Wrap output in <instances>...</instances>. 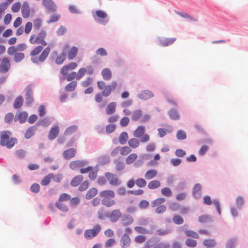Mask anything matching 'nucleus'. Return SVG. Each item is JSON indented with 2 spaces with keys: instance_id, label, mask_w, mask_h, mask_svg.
Here are the masks:
<instances>
[{
  "instance_id": "obj_1",
  "label": "nucleus",
  "mask_w": 248,
  "mask_h": 248,
  "mask_svg": "<svg viewBox=\"0 0 248 248\" xmlns=\"http://www.w3.org/2000/svg\"><path fill=\"white\" fill-rule=\"evenodd\" d=\"M51 50L48 46L44 49L42 46H37L34 47L30 53L31 61L34 63L43 62L47 59Z\"/></svg>"
},
{
  "instance_id": "obj_2",
  "label": "nucleus",
  "mask_w": 248,
  "mask_h": 248,
  "mask_svg": "<svg viewBox=\"0 0 248 248\" xmlns=\"http://www.w3.org/2000/svg\"><path fill=\"white\" fill-rule=\"evenodd\" d=\"M97 87L100 90H102V93H97L95 94L94 99L96 102L100 103L103 100V96H108L111 93L113 90H115L118 85L117 81H113L111 84L106 85V83L103 81H98L97 82Z\"/></svg>"
},
{
  "instance_id": "obj_3",
  "label": "nucleus",
  "mask_w": 248,
  "mask_h": 248,
  "mask_svg": "<svg viewBox=\"0 0 248 248\" xmlns=\"http://www.w3.org/2000/svg\"><path fill=\"white\" fill-rule=\"evenodd\" d=\"M11 135V132L9 131H2L0 132V144L1 146L11 149L17 143V139L10 137Z\"/></svg>"
},
{
  "instance_id": "obj_4",
  "label": "nucleus",
  "mask_w": 248,
  "mask_h": 248,
  "mask_svg": "<svg viewBox=\"0 0 248 248\" xmlns=\"http://www.w3.org/2000/svg\"><path fill=\"white\" fill-rule=\"evenodd\" d=\"M46 36V32L44 30H42L36 36L34 34L31 35L29 42L31 44H41L42 46H46L47 45L46 42L45 41V38Z\"/></svg>"
},
{
  "instance_id": "obj_5",
  "label": "nucleus",
  "mask_w": 248,
  "mask_h": 248,
  "mask_svg": "<svg viewBox=\"0 0 248 248\" xmlns=\"http://www.w3.org/2000/svg\"><path fill=\"white\" fill-rule=\"evenodd\" d=\"M101 230V226L97 224L92 229L86 230L84 234V238L87 240H90L96 237Z\"/></svg>"
},
{
  "instance_id": "obj_6",
  "label": "nucleus",
  "mask_w": 248,
  "mask_h": 248,
  "mask_svg": "<svg viewBox=\"0 0 248 248\" xmlns=\"http://www.w3.org/2000/svg\"><path fill=\"white\" fill-rule=\"evenodd\" d=\"M93 17L96 21L102 24H106L108 20L107 18L108 15L107 13L102 10H99L96 11L93 14Z\"/></svg>"
},
{
  "instance_id": "obj_7",
  "label": "nucleus",
  "mask_w": 248,
  "mask_h": 248,
  "mask_svg": "<svg viewBox=\"0 0 248 248\" xmlns=\"http://www.w3.org/2000/svg\"><path fill=\"white\" fill-rule=\"evenodd\" d=\"M11 67L10 60L7 58H3L0 64V72L2 73L7 72Z\"/></svg>"
},
{
  "instance_id": "obj_8",
  "label": "nucleus",
  "mask_w": 248,
  "mask_h": 248,
  "mask_svg": "<svg viewBox=\"0 0 248 248\" xmlns=\"http://www.w3.org/2000/svg\"><path fill=\"white\" fill-rule=\"evenodd\" d=\"M105 175L111 185L116 186L120 184L118 178L116 175L110 172H107L105 174Z\"/></svg>"
},
{
  "instance_id": "obj_9",
  "label": "nucleus",
  "mask_w": 248,
  "mask_h": 248,
  "mask_svg": "<svg viewBox=\"0 0 248 248\" xmlns=\"http://www.w3.org/2000/svg\"><path fill=\"white\" fill-rule=\"evenodd\" d=\"M131 244V239L127 233H124L120 239V245L122 248H127Z\"/></svg>"
},
{
  "instance_id": "obj_10",
  "label": "nucleus",
  "mask_w": 248,
  "mask_h": 248,
  "mask_svg": "<svg viewBox=\"0 0 248 248\" xmlns=\"http://www.w3.org/2000/svg\"><path fill=\"white\" fill-rule=\"evenodd\" d=\"M99 196L102 199L114 198L115 197V193L112 190L107 189L101 191L99 193Z\"/></svg>"
},
{
  "instance_id": "obj_11",
  "label": "nucleus",
  "mask_w": 248,
  "mask_h": 248,
  "mask_svg": "<svg viewBox=\"0 0 248 248\" xmlns=\"http://www.w3.org/2000/svg\"><path fill=\"white\" fill-rule=\"evenodd\" d=\"M43 4L48 10L54 12L56 10L57 7L52 0H42Z\"/></svg>"
},
{
  "instance_id": "obj_12",
  "label": "nucleus",
  "mask_w": 248,
  "mask_h": 248,
  "mask_svg": "<svg viewBox=\"0 0 248 248\" xmlns=\"http://www.w3.org/2000/svg\"><path fill=\"white\" fill-rule=\"evenodd\" d=\"M28 114L26 112L22 111L17 113L15 117V121H18L20 123H24L28 119Z\"/></svg>"
},
{
  "instance_id": "obj_13",
  "label": "nucleus",
  "mask_w": 248,
  "mask_h": 248,
  "mask_svg": "<svg viewBox=\"0 0 248 248\" xmlns=\"http://www.w3.org/2000/svg\"><path fill=\"white\" fill-rule=\"evenodd\" d=\"M21 13L22 16L25 18H27L30 16V6L29 3L26 1L24 2L23 3L22 7L21 8Z\"/></svg>"
},
{
  "instance_id": "obj_14",
  "label": "nucleus",
  "mask_w": 248,
  "mask_h": 248,
  "mask_svg": "<svg viewBox=\"0 0 248 248\" xmlns=\"http://www.w3.org/2000/svg\"><path fill=\"white\" fill-rule=\"evenodd\" d=\"M59 133V127L57 125H55L51 128L48 134L49 140H53L55 139Z\"/></svg>"
},
{
  "instance_id": "obj_15",
  "label": "nucleus",
  "mask_w": 248,
  "mask_h": 248,
  "mask_svg": "<svg viewBox=\"0 0 248 248\" xmlns=\"http://www.w3.org/2000/svg\"><path fill=\"white\" fill-rule=\"evenodd\" d=\"M76 153V150L74 148L68 149L63 152V157L66 159H70L75 156Z\"/></svg>"
},
{
  "instance_id": "obj_16",
  "label": "nucleus",
  "mask_w": 248,
  "mask_h": 248,
  "mask_svg": "<svg viewBox=\"0 0 248 248\" xmlns=\"http://www.w3.org/2000/svg\"><path fill=\"white\" fill-rule=\"evenodd\" d=\"M117 104L115 102H112L109 103L106 108V113L107 115H111L116 111Z\"/></svg>"
},
{
  "instance_id": "obj_17",
  "label": "nucleus",
  "mask_w": 248,
  "mask_h": 248,
  "mask_svg": "<svg viewBox=\"0 0 248 248\" xmlns=\"http://www.w3.org/2000/svg\"><path fill=\"white\" fill-rule=\"evenodd\" d=\"M138 97L143 100H147L153 97L154 94L149 90H145L138 95Z\"/></svg>"
},
{
  "instance_id": "obj_18",
  "label": "nucleus",
  "mask_w": 248,
  "mask_h": 248,
  "mask_svg": "<svg viewBox=\"0 0 248 248\" xmlns=\"http://www.w3.org/2000/svg\"><path fill=\"white\" fill-rule=\"evenodd\" d=\"M101 75L104 80H109L112 77L111 71L108 68H105L102 70Z\"/></svg>"
},
{
  "instance_id": "obj_19",
  "label": "nucleus",
  "mask_w": 248,
  "mask_h": 248,
  "mask_svg": "<svg viewBox=\"0 0 248 248\" xmlns=\"http://www.w3.org/2000/svg\"><path fill=\"white\" fill-rule=\"evenodd\" d=\"M237 241L238 239L236 237L230 238L226 242V248H235L237 245Z\"/></svg>"
},
{
  "instance_id": "obj_20",
  "label": "nucleus",
  "mask_w": 248,
  "mask_h": 248,
  "mask_svg": "<svg viewBox=\"0 0 248 248\" xmlns=\"http://www.w3.org/2000/svg\"><path fill=\"white\" fill-rule=\"evenodd\" d=\"M85 162L83 161L80 160H75L71 162L69 166L70 168L72 170H76L79 168L84 166Z\"/></svg>"
},
{
  "instance_id": "obj_21",
  "label": "nucleus",
  "mask_w": 248,
  "mask_h": 248,
  "mask_svg": "<svg viewBox=\"0 0 248 248\" xmlns=\"http://www.w3.org/2000/svg\"><path fill=\"white\" fill-rule=\"evenodd\" d=\"M176 40V38H166L160 41V46H167L172 44Z\"/></svg>"
},
{
  "instance_id": "obj_22",
  "label": "nucleus",
  "mask_w": 248,
  "mask_h": 248,
  "mask_svg": "<svg viewBox=\"0 0 248 248\" xmlns=\"http://www.w3.org/2000/svg\"><path fill=\"white\" fill-rule=\"evenodd\" d=\"M78 52V48L76 46L72 47L67 52V57L70 60L74 59Z\"/></svg>"
},
{
  "instance_id": "obj_23",
  "label": "nucleus",
  "mask_w": 248,
  "mask_h": 248,
  "mask_svg": "<svg viewBox=\"0 0 248 248\" xmlns=\"http://www.w3.org/2000/svg\"><path fill=\"white\" fill-rule=\"evenodd\" d=\"M145 128L144 126H139L134 131V136L138 138H140L145 133Z\"/></svg>"
},
{
  "instance_id": "obj_24",
  "label": "nucleus",
  "mask_w": 248,
  "mask_h": 248,
  "mask_svg": "<svg viewBox=\"0 0 248 248\" xmlns=\"http://www.w3.org/2000/svg\"><path fill=\"white\" fill-rule=\"evenodd\" d=\"M157 174V171L155 170H149L145 173L144 177L147 180H151L155 177Z\"/></svg>"
},
{
  "instance_id": "obj_25",
  "label": "nucleus",
  "mask_w": 248,
  "mask_h": 248,
  "mask_svg": "<svg viewBox=\"0 0 248 248\" xmlns=\"http://www.w3.org/2000/svg\"><path fill=\"white\" fill-rule=\"evenodd\" d=\"M113 199L114 198L102 199V203L103 205L107 207H110L116 203V202Z\"/></svg>"
},
{
  "instance_id": "obj_26",
  "label": "nucleus",
  "mask_w": 248,
  "mask_h": 248,
  "mask_svg": "<svg viewBox=\"0 0 248 248\" xmlns=\"http://www.w3.org/2000/svg\"><path fill=\"white\" fill-rule=\"evenodd\" d=\"M217 243L214 239H207L203 241V245L207 248H213Z\"/></svg>"
},
{
  "instance_id": "obj_27",
  "label": "nucleus",
  "mask_w": 248,
  "mask_h": 248,
  "mask_svg": "<svg viewBox=\"0 0 248 248\" xmlns=\"http://www.w3.org/2000/svg\"><path fill=\"white\" fill-rule=\"evenodd\" d=\"M83 180V177L81 175L75 176L71 181V185L73 186H78Z\"/></svg>"
},
{
  "instance_id": "obj_28",
  "label": "nucleus",
  "mask_w": 248,
  "mask_h": 248,
  "mask_svg": "<svg viewBox=\"0 0 248 248\" xmlns=\"http://www.w3.org/2000/svg\"><path fill=\"white\" fill-rule=\"evenodd\" d=\"M161 183L159 181L154 180L150 181L148 184V187L150 189L157 188L160 186Z\"/></svg>"
},
{
  "instance_id": "obj_29",
  "label": "nucleus",
  "mask_w": 248,
  "mask_h": 248,
  "mask_svg": "<svg viewBox=\"0 0 248 248\" xmlns=\"http://www.w3.org/2000/svg\"><path fill=\"white\" fill-rule=\"evenodd\" d=\"M36 128L35 126H31L29 127L25 133V137L28 139L31 137L35 133Z\"/></svg>"
},
{
  "instance_id": "obj_30",
  "label": "nucleus",
  "mask_w": 248,
  "mask_h": 248,
  "mask_svg": "<svg viewBox=\"0 0 248 248\" xmlns=\"http://www.w3.org/2000/svg\"><path fill=\"white\" fill-rule=\"evenodd\" d=\"M66 53L65 51H63L59 55L57 56L55 62L57 64H61L66 59Z\"/></svg>"
},
{
  "instance_id": "obj_31",
  "label": "nucleus",
  "mask_w": 248,
  "mask_h": 248,
  "mask_svg": "<svg viewBox=\"0 0 248 248\" xmlns=\"http://www.w3.org/2000/svg\"><path fill=\"white\" fill-rule=\"evenodd\" d=\"M121 224L123 226L126 227L130 225L134 222L133 218H121Z\"/></svg>"
},
{
  "instance_id": "obj_32",
  "label": "nucleus",
  "mask_w": 248,
  "mask_h": 248,
  "mask_svg": "<svg viewBox=\"0 0 248 248\" xmlns=\"http://www.w3.org/2000/svg\"><path fill=\"white\" fill-rule=\"evenodd\" d=\"M55 205L62 212H67L68 211L69 208L68 206L63 202H57Z\"/></svg>"
},
{
  "instance_id": "obj_33",
  "label": "nucleus",
  "mask_w": 248,
  "mask_h": 248,
  "mask_svg": "<svg viewBox=\"0 0 248 248\" xmlns=\"http://www.w3.org/2000/svg\"><path fill=\"white\" fill-rule=\"evenodd\" d=\"M166 201V200L164 198H159L154 200L151 202V206L152 207H157L159 205H161Z\"/></svg>"
},
{
  "instance_id": "obj_34",
  "label": "nucleus",
  "mask_w": 248,
  "mask_h": 248,
  "mask_svg": "<svg viewBox=\"0 0 248 248\" xmlns=\"http://www.w3.org/2000/svg\"><path fill=\"white\" fill-rule=\"evenodd\" d=\"M128 144L130 148L133 149L138 148L140 145L138 140L136 138L130 139L128 142Z\"/></svg>"
},
{
  "instance_id": "obj_35",
  "label": "nucleus",
  "mask_w": 248,
  "mask_h": 248,
  "mask_svg": "<svg viewBox=\"0 0 248 248\" xmlns=\"http://www.w3.org/2000/svg\"><path fill=\"white\" fill-rule=\"evenodd\" d=\"M97 193V189L96 188L93 187L90 188L86 195L87 199H91L94 197Z\"/></svg>"
},
{
  "instance_id": "obj_36",
  "label": "nucleus",
  "mask_w": 248,
  "mask_h": 248,
  "mask_svg": "<svg viewBox=\"0 0 248 248\" xmlns=\"http://www.w3.org/2000/svg\"><path fill=\"white\" fill-rule=\"evenodd\" d=\"M23 104V98L22 96H18L15 100L14 103V107L16 109L19 108Z\"/></svg>"
},
{
  "instance_id": "obj_37",
  "label": "nucleus",
  "mask_w": 248,
  "mask_h": 248,
  "mask_svg": "<svg viewBox=\"0 0 248 248\" xmlns=\"http://www.w3.org/2000/svg\"><path fill=\"white\" fill-rule=\"evenodd\" d=\"M32 91L31 89H28L27 91L25 98L26 100V103L28 105H31L33 102V98L31 96Z\"/></svg>"
},
{
  "instance_id": "obj_38",
  "label": "nucleus",
  "mask_w": 248,
  "mask_h": 248,
  "mask_svg": "<svg viewBox=\"0 0 248 248\" xmlns=\"http://www.w3.org/2000/svg\"><path fill=\"white\" fill-rule=\"evenodd\" d=\"M138 155L135 153L130 154L126 158L125 162L127 164H131L137 158Z\"/></svg>"
},
{
  "instance_id": "obj_39",
  "label": "nucleus",
  "mask_w": 248,
  "mask_h": 248,
  "mask_svg": "<svg viewBox=\"0 0 248 248\" xmlns=\"http://www.w3.org/2000/svg\"><path fill=\"white\" fill-rule=\"evenodd\" d=\"M128 138L127 133L125 132H123L119 137V142L122 145L126 143Z\"/></svg>"
},
{
  "instance_id": "obj_40",
  "label": "nucleus",
  "mask_w": 248,
  "mask_h": 248,
  "mask_svg": "<svg viewBox=\"0 0 248 248\" xmlns=\"http://www.w3.org/2000/svg\"><path fill=\"white\" fill-rule=\"evenodd\" d=\"M77 85V81H72L65 86V91L69 92L74 91L76 88Z\"/></svg>"
},
{
  "instance_id": "obj_41",
  "label": "nucleus",
  "mask_w": 248,
  "mask_h": 248,
  "mask_svg": "<svg viewBox=\"0 0 248 248\" xmlns=\"http://www.w3.org/2000/svg\"><path fill=\"white\" fill-rule=\"evenodd\" d=\"M142 116V111L140 109L135 110L132 113V120L134 121L139 120Z\"/></svg>"
},
{
  "instance_id": "obj_42",
  "label": "nucleus",
  "mask_w": 248,
  "mask_h": 248,
  "mask_svg": "<svg viewBox=\"0 0 248 248\" xmlns=\"http://www.w3.org/2000/svg\"><path fill=\"white\" fill-rule=\"evenodd\" d=\"M177 14L181 16L182 17H183L186 19H189L191 21H194V22H197L198 21L197 19L194 18L193 16H189L188 14H187L186 13L184 12H177Z\"/></svg>"
},
{
  "instance_id": "obj_43",
  "label": "nucleus",
  "mask_w": 248,
  "mask_h": 248,
  "mask_svg": "<svg viewBox=\"0 0 248 248\" xmlns=\"http://www.w3.org/2000/svg\"><path fill=\"white\" fill-rule=\"evenodd\" d=\"M186 246L189 248H195L197 245V242L194 239L187 238L185 241Z\"/></svg>"
},
{
  "instance_id": "obj_44",
  "label": "nucleus",
  "mask_w": 248,
  "mask_h": 248,
  "mask_svg": "<svg viewBox=\"0 0 248 248\" xmlns=\"http://www.w3.org/2000/svg\"><path fill=\"white\" fill-rule=\"evenodd\" d=\"M78 130V126L76 125H72L69 126L64 131L65 135H70L75 133Z\"/></svg>"
},
{
  "instance_id": "obj_45",
  "label": "nucleus",
  "mask_w": 248,
  "mask_h": 248,
  "mask_svg": "<svg viewBox=\"0 0 248 248\" xmlns=\"http://www.w3.org/2000/svg\"><path fill=\"white\" fill-rule=\"evenodd\" d=\"M70 199L71 196L70 195L66 193H62L60 195L58 202H63L70 201Z\"/></svg>"
},
{
  "instance_id": "obj_46",
  "label": "nucleus",
  "mask_w": 248,
  "mask_h": 248,
  "mask_svg": "<svg viewBox=\"0 0 248 248\" xmlns=\"http://www.w3.org/2000/svg\"><path fill=\"white\" fill-rule=\"evenodd\" d=\"M25 58L24 53L18 52L15 54L14 60L16 62H18L22 61Z\"/></svg>"
},
{
  "instance_id": "obj_47",
  "label": "nucleus",
  "mask_w": 248,
  "mask_h": 248,
  "mask_svg": "<svg viewBox=\"0 0 248 248\" xmlns=\"http://www.w3.org/2000/svg\"><path fill=\"white\" fill-rule=\"evenodd\" d=\"M51 180L52 179L50 173L43 178V179L41 180L40 184L42 186H46L50 183Z\"/></svg>"
},
{
  "instance_id": "obj_48",
  "label": "nucleus",
  "mask_w": 248,
  "mask_h": 248,
  "mask_svg": "<svg viewBox=\"0 0 248 248\" xmlns=\"http://www.w3.org/2000/svg\"><path fill=\"white\" fill-rule=\"evenodd\" d=\"M185 234L187 236L195 239H198L200 237L199 234L197 232L192 230H188L185 231Z\"/></svg>"
},
{
  "instance_id": "obj_49",
  "label": "nucleus",
  "mask_w": 248,
  "mask_h": 248,
  "mask_svg": "<svg viewBox=\"0 0 248 248\" xmlns=\"http://www.w3.org/2000/svg\"><path fill=\"white\" fill-rule=\"evenodd\" d=\"M131 148L127 146L124 147H120V154L122 155H126L129 154L131 152Z\"/></svg>"
},
{
  "instance_id": "obj_50",
  "label": "nucleus",
  "mask_w": 248,
  "mask_h": 248,
  "mask_svg": "<svg viewBox=\"0 0 248 248\" xmlns=\"http://www.w3.org/2000/svg\"><path fill=\"white\" fill-rule=\"evenodd\" d=\"M80 200L79 197H74L70 200V205L71 207L77 206L80 202Z\"/></svg>"
},
{
  "instance_id": "obj_51",
  "label": "nucleus",
  "mask_w": 248,
  "mask_h": 248,
  "mask_svg": "<svg viewBox=\"0 0 248 248\" xmlns=\"http://www.w3.org/2000/svg\"><path fill=\"white\" fill-rule=\"evenodd\" d=\"M50 175L51 179L53 180V181L56 183L61 182L63 178L62 174H54L53 173H50Z\"/></svg>"
},
{
  "instance_id": "obj_52",
  "label": "nucleus",
  "mask_w": 248,
  "mask_h": 248,
  "mask_svg": "<svg viewBox=\"0 0 248 248\" xmlns=\"http://www.w3.org/2000/svg\"><path fill=\"white\" fill-rule=\"evenodd\" d=\"M135 184L139 187H144L146 186L147 182L143 178H139L135 181Z\"/></svg>"
},
{
  "instance_id": "obj_53",
  "label": "nucleus",
  "mask_w": 248,
  "mask_h": 248,
  "mask_svg": "<svg viewBox=\"0 0 248 248\" xmlns=\"http://www.w3.org/2000/svg\"><path fill=\"white\" fill-rule=\"evenodd\" d=\"M169 115L170 117L173 120H178L180 118L178 112L174 109H172L170 110Z\"/></svg>"
},
{
  "instance_id": "obj_54",
  "label": "nucleus",
  "mask_w": 248,
  "mask_h": 248,
  "mask_svg": "<svg viewBox=\"0 0 248 248\" xmlns=\"http://www.w3.org/2000/svg\"><path fill=\"white\" fill-rule=\"evenodd\" d=\"M161 194L166 197H170L172 195L171 189L168 187L163 188L161 190Z\"/></svg>"
},
{
  "instance_id": "obj_55",
  "label": "nucleus",
  "mask_w": 248,
  "mask_h": 248,
  "mask_svg": "<svg viewBox=\"0 0 248 248\" xmlns=\"http://www.w3.org/2000/svg\"><path fill=\"white\" fill-rule=\"evenodd\" d=\"M176 137L178 140H182L186 138V135L185 131L180 130L177 132Z\"/></svg>"
},
{
  "instance_id": "obj_56",
  "label": "nucleus",
  "mask_w": 248,
  "mask_h": 248,
  "mask_svg": "<svg viewBox=\"0 0 248 248\" xmlns=\"http://www.w3.org/2000/svg\"><path fill=\"white\" fill-rule=\"evenodd\" d=\"M60 18V15L56 14H53L50 16V18L48 21H47V23L49 24L52 22H56L59 20Z\"/></svg>"
},
{
  "instance_id": "obj_57",
  "label": "nucleus",
  "mask_w": 248,
  "mask_h": 248,
  "mask_svg": "<svg viewBox=\"0 0 248 248\" xmlns=\"http://www.w3.org/2000/svg\"><path fill=\"white\" fill-rule=\"evenodd\" d=\"M42 26V21L40 18H36L33 21V27L35 29L39 30Z\"/></svg>"
},
{
  "instance_id": "obj_58",
  "label": "nucleus",
  "mask_w": 248,
  "mask_h": 248,
  "mask_svg": "<svg viewBox=\"0 0 248 248\" xmlns=\"http://www.w3.org/2000/svg\"><path fill=\"white\" fill-rule=\"evenodd\" d=\"M202 189L201 185L199 184H196L193 189V193L194 196L198 195Z\"/></svg>"
},
{
  "instance_id": "obj_59",
  "label": "nucleus",
  "mask_w": 248,
  "mask_h": 248,
  "mask_svg": "<svg viewBox=\"0 0 248 248\" xmlns=\"http://www.w3.org/2000/svg\"><path fill=\"white\" fill-rule=\"evenodd\" d=\"M86 69L85 68H81L78 71L77 74V80L81 79L86 74Z\"/></svg>"
},
{
  "instance_id": "obj_60",
  "label": "nucleus",
  "mask_w": 248,
  "mask_h": 248,
  "mask_svg": "<svg viewBox=\"0 0 248 248\" xmlns=\"http://www.w3.org/2000/svg\"><path fill=\"white\" fill-rule=\"evenodd\" d=\"M116 125L115 124H111L106 126V131L108 133L113 132L116 129Z\"/></svg>"
},
{
  "instance_id": "obj_61",
  "label": "nucleus",
  "mask_w": 248,
  "mask_h": 248,
  "mask_svg": "<svg viewBox=\"0 0 248 248\" xmlns=\"http://www.w3.org/2000/svg\"><path fill=\"white\" fill-rule=\"evenodd\" d=\"M96 54L97 55H99L101 56H106L108 55V53L105 49L103 47H100L98 48L96 51Z\"/></svg>"
},
{
  "instance_id": "obj_62",
  "label": "nucleus",
  "mask_w": 248,
  "mask_h": 248,
  "mask_svg": "<svg viewBox=\"0 0 248 248\" xmlns=\"http://www.w3.org/2000/svg\"><path fill=\"white\" fill-rule=\"evenodd\" d=\"M20 7V3L18 2H17L13 4L11 7V10L13 12L16 13L19 11Z\"/></svg>"
},
{
  "instance_id": "obj_63",
  "label": "nucleus",
  "mask_w": 248,
  "mask_h": 248,
  "mask_svg": "<svg viewBox=\"0 0 248 248\" xmlns=\"http://www.w3.org/2000/svg\"><path fill=\"white\" fill-rule=\"evenodd\" d=\"M146 239V237L143 235H139L137 236L135 238V241L138 243H142L145 242Z\"/></svg>"
},
{
  "instance_id": "obj_64",
  "label": "nucleus",
  "mask_w": 248,
  "mask_h": 248,
  "mask_svg": "<svg viewBox=\"0 0 248 248\" xmlns=\"http://www.w3.org/2000/svg\"><path fill=\"white\" fill-rule=\"evenodd\" d=\"M16 155L19 158H23L25 156L26 152L23 149H19L16 151Z\"/></svg>"
}]
</instances>
